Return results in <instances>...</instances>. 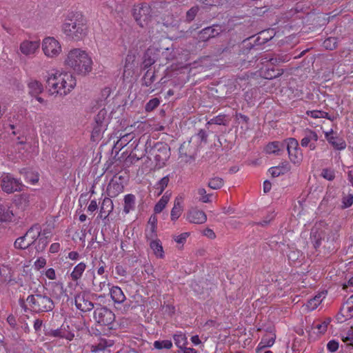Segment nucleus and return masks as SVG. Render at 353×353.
Returning <instances> with one entry per match:
<instances>
[{"label": "nucleus", "instance_id": "1", "mask_svg": "<svg viewBox=\"0 0 353 353\" xmlns=\"http://www.w3.org/2000/svg\"><path fill=\"white\" fill-rule=\"evenodd\" d=\"M47 83L53 94L65 96L75 87L76 79L69 72L54 69L48 74Z\"/></svg>", "mask_w": 353, "mask_h": 353}, {"label": "nucleus", "instance_id": "2", "mask_svg": "<svg viewBox=\"0 0 353 353\" xmlns=\"http://www.w3.org/2000/svg\"><path fill=\"white\" fill-rule=\"evenodd\" d=\"M61 30L69 40L81 41L87 35L88 30L87 17L78 12L68 16L65 19Z\"/></svg>", "mask_w": 353, "mask_h": 353}, {"label": "nucleus", "instance_id": "3", "mask_svg": "<svg viewBox=\"0 0 353 353\" xmlns=\"http://www.w3.org/2000/svg\"><path fill=\"white\" fill-rule=\"evenodd\" d=\"M63 65L77 74H85L88 70V52L81 48H71L64 57Z\"/></svg>", "mask_w": 353, "mask_h": 353}, {"label": "nucleus", "instance_id": "4", "mask_svg": "<svg viewBox=\"0 0 353 353\" xmlns=\"http://www.w3.org/2000/svg\"><path fill=\"white\" fill-rule=\"evenodd\" d=\"M41 230L38 226L30 228L23 236L16 239L14 247L17 249H26L34 245L37 252H42L45 250L48 241L43 237L39 238Z\"/></svg>", "mask_w": 353, "mask_h": 353}, {"label": "nucleus", "instance_id": "5", "mask_svg": "<svg viewBox=\"0 0 353 353\" xmlns=\"http://www.w3.org/2000/svg\"><path fill=\"white\" fill-rule=\"evenodd\" d=\"M27 303L34 312H46L54 308V303L50 298L39 294L28 296Z\"/></svg>", "mask_w": 353, "mask_h": 353}, {"label": "nucleus", "instance_id": "6", "mask_svg": "<svg viewBox=\"0 0 353 353\" xmlns=\"http://www.w3.org/2000/svg\"><path fill=\"white\" fill-rule=\"evenodd\" d=\"M40 43L43 53L48 59H56L62 54V44L54 37H46Z\"/></svg>", "mask_w": 353, "mask_h": 353}, {"label": "nucleus", "instance_id": "7", "mask_svg": "<svg viewBox=\"0 0 353 353\" xmlns=\"http://www.w3.org/2000/svg\"><path fill=\"white\" fill-rule=\"evenodd\" d=\"M93 318L99 325L108 330H112L115 323L114 314L105 307H96L93 313Z\"/></svg>", "mask_w": 353, "mask_h": 353}, {"label": "nucleus", "instance_id": "8", "mask_svg": "<svg viewBox=\"0 0 353 353\" xmlns=\"http://www.w3.org/2000/svg\"><path fill=\"white\" fill-rule=\"evenodd\" d=\"M0 186L3 192L10 194L14 192L21 191L23 185L19 179L7 173L1 175L0 178Z\"/></svg>", "mask_w": 353, "mask_h": 353}, {"label": "nucleus", "instance_id": "9", "mask_svg": "<svg viewBox=\"0 0 353 353\" xmlns=\"http://www.w3.org/2000/svg\"><path fill=\"white\" fill-rule=\"evenodd\" d=\"M40 46L38 40L25 39L21 42L19 52L26 57H34L39 52Z\"/></svg>", "mask_w": 353, "mask_h": 353}, {"label": "nucleus", "instance_id": "10", "mask_svg": "<svg viewBox=\"0 0 353 353\" xmlns=\"http://www.w3.org/2000/svg\"><path fill=\"white\" fill-rule=\"evenodd\" d=\"M287 146L289 157L294 163H299L302 160V152L299 148V143L294 138H289L285 140Z\"/></svg>", "mask_w": 353, "mask_h": 353}, {"label": "nucleus", "instance_id": "11", "mask_svg": "<svg viewBox=\"0 0 353 353\" xmlns=\"http://www.w3.org/2000/svg\"><path fill=\"white\" fill-rule=\"evenodd\" d=\"M135 20L141 26L148 21L150 16V8L148 5L135 6L132 10Z\"/></svg>", "mask_w": 353, "mask_h": 353}, {"label": "nucleus", "instance_id": "12", "mask_svg": "<svg viewBox=\"0 0 353 353\" xmlns=\"http://www.w3.org/2000/svg\"><path fill=\"white\" fill-rule=\"evenodd\" d=\"M325 137L334 150H343L345 149L347 145L344 139L334 133L332 130L325 132Z\"/></svg>", "mask_w": 353, "mask_h": 353}, {"label": "nucleus", "instance_id": "13", "mask_svg": "<svg viewBox=\"0 0 353 353\" xmlns=\"http://www.w3.org/2000/svg\"><path fill=\"white\" fill-rule=\"evenodd\" d=\"M328 231L327 225L323 222L317 223L311 231V239L314 241L315 246L320 244V241L324 239Z\"/></svg>", "mask_w": 353, "mask_h": 353}, {"label": "nucleus", "instance_id": "14", "mask_svg": "<svg viewBox=\"0 0 353 353\" xmlns=\"http://www.w3.org/2000/svg\"><path fill=\"white\" fill-rule=\"evenodd\" d=\"M185 219L190 223L200 225L207 221V215L203 210L192 208L188 211Z\"/></svg>", "mask_w": 353, "mask_h": 353}, {"label": "nucleus", "instance_id": "15", "mask_svg": "<svg viewBox=\"0 0 353 353\" xmlns=\"http://www.w3.org/2000/svg\"><path fill=\"white\" fill-rule=\"evenodd\" d=\"M184 201L185 197L183 195H178L174 200L173 207L170 211V219L172 221L175 222L181 216L184 210Z\"/></svg>", "mask_w": 353, "mask_h": 353}, {"label": "nucleus", "instance_id": "16", "mask_svg": "<svg viewBox=\"0 0 353 353\" xmlns=\"http://www.w3.org/2000/svg\"><path fill=\"white\" fill-rule=\"evenodd\" d=\"M319 139L317 134L311 130H306L304 132V137L301 141L302 147L309 148L311 150L316 149V143Z\"/></svg>", "mask_w": 353, "mask_h": 353}, {"label": "nucleus", "instance_id": "17", "mask_svg": "<svg viewBox=\"0 0 353 353\" xmlns=\"http://www.w3.org/2000/svg\"><path fill=\"white\" fill-rule=\"evenodd\" d=\"M14 217V213L12 210V203L0 200V221L10 222Z\"/></svg>", "mask_w": 353, "mask_h": 353}, {"label": "nucleus", "instance_id": "18", "mask_svg": "<svg viewBox=\"0 0 353 353\" xmlns=\"http://www.w3.org/2000/svg\"><path fill=\"white\" fill-rule=\"evenodd\" d=\"M33 201L34 195L26 193L17 196L14 199L16 206L21 210H26Z\"/></svg>", "mask_w": 353, "mask_h": 353}, {"label": "nucleus", "instance_id": "19", "mask_svg": "<svg viewBox=\"0 0 353 353\" xmlns=\"http://www.w3.org/2000/svg\"><path fill=\"white\" fill-rule=\"evenodd\" d=\"M123 191L121 177L113 178L108 184V192L110 196H117Z\"/></svg>", "mask_w": 353, "mask_h": 353}, {"label": "nucleus", "instance_id": "20", "mask_svg": "<svg viewBox=\"0 0 353 353\" xmlns=\"http://www.w3.org/2000/svg\"><path fill=\"white\" fill-rule=\"evenodd\" d=\"M352 318H353V306L345 303L336 316V320L339 323H343Z\"/></svg>", "mask_w": 353, "mask_h": 353}, {"label": "nucleus", "instance_id": "21", "mask_svg": "<svg viewBox=\"0 0 353 353\" xmlns=\"http://www.w3.org/2000/svg\"><path fill=\"white\" fill-rule=\"evenodd\" d=\"M74 301L78 310L82 312L88 311V294L85 292L77 294Z\"/></svg>", "mask_w": 353, "mask_h": 353}, {"label": "nucleus", "instance_id": "22", "mask_svg": "<svg viewBox=\"0 0 353 353\" xmlns=\"http://www.w3.org/2000/svg\"><path fill=\"white\" fill-rule=\"evenodd\" d=\"M326 293L321 292L318 293L315 296L309 300L305 304V309L308 311H312L317 308V307L321 303L322 301L325 298Z\"/></svg>", "mask_w": 353, "mask_h": 353}, {"label": "nucleus", "instance_id": "23", "mask_svg": "<svg viewBox=\"0 0 353 353\" xmlns=\"http://www.w3.org/2000/svg\"><path fill=\"white\" fill-rule=\"evenodd\" d=\"M150 248L152 251L153 254L159 259H163L165 256V252L162 245L161 241L155 239L150 242Z\"/></svg>", "mask_w": 353, "mask_h": 353}, {"label": "nucleus", "instance_id": "24", "mask_svg": "<svg viewBox=\"0 0 353 353\" xmlns=\"http://www.w3.org/2000/svg\"><path fill=\"white\" fill-rule=\"evenodd\" d=\"M110 294L115 303H122L125 300V296L122 290L117 286H112L110 288Z\"/></svg>", "mask_w": 353, "mask_h": 353}, {"label": "nucleus", "instance_id": "25", "mask_svg": "<svg viewBox=\"0 0 353 353\" xmlns=\"http://www.w3.org/2000/svg\"><path fill=\"white\" fill-rule=\"evenodd\" d=\"M49 335L53 337H59L71 341L74 338V334L66 331L65 327L63 325L61 327L51 330Z\"/></svg>", "mask_w": 353, "mask_h": 353}, {"label": "nucleus", "instance_id": "26", "mask_svg": "<svg viewBox=\"0 0 353 353\" xmlns=\"http://www.w3.org/2000/svg\"><path fill=\"white\" fill-rule=\"evenodd\" d=\"M28 92L31 96L39 95L43 90L42 83L34 79L30 80L28 83Z\"/></svg>", "mask_w": 353, "mask_h": 353}, {"label": "nucleus", "instance_id": "27", "mask_svg": "<svg viewBox=\"0 0 353 353\" xmlns=\"http://www.w3.org/2000/svg\"><path fill=\"white\" fill-rule=\"evenodd\" d=\"M275 341V335L272 333H269L264 336L256 347V352L259 353L260 350L272 347Z\"/></svg>", "mask_w": 353, "mask_h": 353}, {"label": "nucleus", "instance_id": "28", "mask_svg": "<svg viewBox=\"0 0 353 353\" xmlns=\"http://www.w3.org/2000/svg\"><path fill=\"white\" fill-rule=\"evenodd\" d=\"M171 197V193L166 192L159 199V201L156 203L154 208V211L156 214H159L161 212L167 204L168 203Z\"/></svg>", "mask_w": 353, "mask_h": 353}, {"label": "nucleus", "instance_id": "29", "mask_svg": "<svg viewBox=\"0 0 353 353\" xmlns=\"http://www.w3.org/2000/svg\"><path fill=\"white\" fill-rule=\"evenodd\" d=\"M330 322V319H326L322 321L321 322L318 323L316 325H314L312 327L313 332L316 334L317 335L324 334L326 332Z\"/></svg>", "mask_w": 353, "mask_h": 353}, {"label": "nucleus", "instance_id": "30", "mask_svg": "<svg viewBox=\"0 0 353 353\" xmlns=\"http://www.w3.org/2000/svg\"><path fill=\"white\" fill-rule=\"evenodd\" d=\"M221 27L219 26H214L212 27H208L201 32L200 37L206 39L210 37H214L219 34Z\"/></svg>", "mask_w": 353, "mask_h": 353}, {"label": "nucleus", "instance_id": "31", "mask_svg": "<svg viewBox=\"0 0 353 353\" xmlns=\"http://www.w3.org/2000/svg\"><path fill=\"white\" fill-rule=\"evenodd\" d=\"M290 170L288 163H282L280 165L274 166L269 169V174L273 177L279 176L281 174H283L288 172Z\"/></svg>", "mask_w": 353, "mask_h": 353}, {"label": "nucleus", "instance_id": "32", "mask_svg": "<svg viewBox=\"0 0 353 353\" xmlns=\"http://www.w3.org/2000/svg\"><path fill=\"white\" fill-rule=\"evenodd\" d=\"M135 196L132 194H126L124 196L123 211L125 214H128L134 208Z\"/></svg>", "mask_w": 353, "mask_h": 353}, {"label": "nucleus", "instance_id": "33", "mask_svg": "<svg viewBox=\"0 0 353 353\" xmlns=\"http://www.w3.org/2000/svg\"><path fill=\"white\" fill-rule=\"evenodd\" d=\"M283 143L274 141L268 143L265 148V151L268 154H278V152L283 148Z\"/></svg>", "mask_w": 353, "mask_h": 353}, {"label": "nucleus", "instance_id": "34", "mask_svg": "<svg viewBox=\"0 0 353 353\" xmlns=\"http://www.w3.org/2000/svg\"><path fill=\"white\" fill-rule=\"evenodd\" d=\"M174 340L176 345L180 349H183L188 344V339L186 336L182 333L175 334L174 336Z\"/></svg>", "mask_w": 353, "mask_h": 353}, {"label": "nucleus", "instance_id": "35", "mask_svg": "<svg viewBox=\"0 0 353 353\" xmlns=\"http://www.w3.org/2000/svg\"><path fill=\"white\" fill-rule=\"evenodd\" d=\"M148 225L150 228V237L155 236L157 235V218L155 215L150 216Z\"/></svg>", "mask_w": 353, "mask_h": 353}, {"label": "nucleus", "instance_id": "36", "mask_svg": "<svg viewBox=\"0 0 353 353\" xmlns=\"http://www.w3.org/2000/svg\"><path fill=\"white\" fill-rule=\"evenodd\" d=\"M79 202L80 208L77 210V212L80 214L81 212H88V199L87 195L82 194L79 197Z\"/></svg>", "mask_w": 353, "mask_h": 353}, {"label": "nucleus", "instance_id": "37", "mask_svg": "<svg viewBox=\"0 0 353 353\" xmlns=\"http://www.w3.org/2000/svg\"><path fill=\"white\" fill-rule=\"evenodd\" d=\"M168 182L169 178L168 176H164L155 185L157 195H160L163 193L165 188L168 186Z\"/></svg>", "mask_w": 353, "mask_h": 353}, {"label": "nucleus", "instance_id": "38", "mask_svg": "<svg viewBox=\"0 0 353 353\" xmlns=\"http://www.w3.org/2000/svg\"><path fill=\"white\" fill-rule=\"evenodd\" d=\"M26 181L32 185L36 184L39 180V175L37 172L29 171L26 173Z\"/></svg>", "mask_w": 353, "mask_h": 353}, {"label": "nucleus", "instance_id": "39", "mask_svg": "<svg viewBox=\"0 0 353 353\" xmlns=\"http://www.w3.org/2000/svg\"><path fill=\"white\" fill-rule=\"evenodd\" d=\"M154 347L157 350L170 349L172 347V343L170 340L156 341L154 343Z\"/></svg>", "mask_w": 353, "mask_h": 353}, {"label": "nucleus", "instance_id": "40", "mask_svg": "<svg viewBox=\"0 0 353 353\" xmlns=\"http://www.w3.org/2000/svg\"><path fill=\"white\" fill-rule=\"evenodd\" d=\"M223 184V180L220 177L212 178L208 183L209 187L213 190L221 188Z\"/></svg>", "mask_w": 353, "mask_h": 353}, {"label": "nucleus", "instance_id": "41", "mask_svg": "<svg viewBox=\"0 0 353 353\" xmlns=\"http://www.w3.org/2000/svg\"><path fill=\"white\" fill-rule=\"evenodd\" d=\"M85 268V264L84 263H79L73 270L71 276L72 279L77 280L78 279L84 272Z\"/></svg>", "mask_w": 353, "mask_h": 353}, {"label": "nucleus", "instance_id": "42", "mask_svg": "<svg viewBox=\"0 0 353 353\" xmlns=\"http://www.w3.org/2000/svg\"><path fill=\"white\" fill-rule=\"evenodd\" d=\"M226 116L225 114H219L208 121L207 125H225Z\"/></svg>", "mask_w": 353, "mask_h": 353}, {"label": "nucleus", "instance_id": "43", "mask_svg": "<svg viewBox=\"0 0 353 353\" xmlns=\"http://www.w3.org/2000/svg\"><path fill=\"white\" fill-rule=\"evenodd\" d=\"M341 339L347 345H353V328L343 334Z\"/></svg>", "mask_w": 353, "mask_h": 353}, {"label": "nucleus", "instance_id": "44", "mask_svg": "<svg viewBox=\"0 0 353 353\" xmlns=\"http://www.w3.org/2000/svg\"><path fill=\"white\" fill-rule=\"evenodd\" d=\"M307 114L312 118L318 119V118H327L330 119L328 117V114L325 112L321 110H311L307 111Z\"/></svg>", "mask_w": 353, "mask_h": 353}, {"label": "nucleus", "instance_id": "45", "mask_svg": "<svg viewBox=\"0 0 353 353\" xmlns=\"http://www.w3.org/2000/svg\"><path fill=\"white\" fill-rule=\"evenodd\" d=\"M353 203V194H348L345 195L342 199V208H347L350 207Z\"/></svg>", "mask_w": 353, "mask_h": 353}, {"label": "nucleus", "instance_id": "46", "mask_svg": "<svg viewBox=\"0 0 353 353\" xmlns=\"http://www.w3.org/2000/svg\"><path fill=\"white\" fill-rule=\"evenodd\" d=\"M112 345V342L111 341H106L102 339L101 343L99 344L98 347L92 346V352H97L99 350H104L106 347H110Z\"/></svg>", "mask_w": 353, "mask_h": 353}, {"label": "nucleus", "instance_id": "47", "mask_svg": "<svg viewBox=\"0 0 353 353\" xmlns=\"http://www.w3.org/2000/svg\"><path fill=\"white\" fill-rule=\"evenodd\" d=\"M199 199L203 203H208L210 201V195L206 193V190L204 188H199L197 191Z\"/></svg>", "mask_w": 353, "mask_h": 353}, {"label": "nucleus", "instance_id": "48", "mask_svg": "<svg viewBox=\"0 0 353 353\" xmlns=\"http://www.w3.org/2000/svg\"><path fill=\"white\" fill-rule=\"evenodd\" d=\"M323 46L327 50H333L336 46V39L334 37L325 39L323 42Z\"/></svg>", "mask_w": 353, "mask_h": 353}, {"label": "nucleus", "instance_id": "49", "mask_svg": "<svg viewBox=\"0 0 353 353\" xmlns=\"http://www.w3.org/2000/svg\"><path fill=\"white\" fill-rule=\"evenodd\" d=\"M159 103L160 101L157 98L150 99L145 105V110L148 112L152 111L156 108L159 105Z\"/></svg>", "mask_w": 353, "mask_h": 353}, {"label": "nucleus", "instance_id": "50", "mask_svg": "<svg viewBox=\"0 0 353 353\" xmlns=\"http://www.w3.org/2000/svg\"><path fill=\"white\" fill-rule=\"evenodd\" d=\"M189 236H190L189 232H183L179 235L174 236V240L176 243L183 245L186 241V240Z\"/></svg>", "mask_w": 353, "mask_h": 353}, {"label": "nucleus", "instance_id": "51", "mask_svg": "<svg viewBox=\"0 0 353 353\" xmlns=\"http://www.w3.org/2000/svg\"><path fill=\"white\" fill-rule=\"evenodd\" d=\"M321 176L328 181H332L335 176L334 171L331 169H323L321 172Z\"/></svg>", "mask_w": 353, "mask_h": 353}, {"label": "nucleus", "instance_id": "52", "mask_svg": "<svg viewBox=\"0 0 353 353\" xmlns=\"http://www.w3.org/2000/svg\"><path fill=\"white\" fill-rule=\"evenodd\" d=\"M63 294H64V292H63V287L61 285H56L54 287L53 294H52L54 297H55L57 299H61V296L63 295Z\"/></svg>", "mask_w": 353, "mask_h": 353}, {"label": "nucleus", "instance_id": "53", "mask_svg": "<svg viewBox=\"0 0 353 353\" xmlns=\"http://www.w3.org/2000/svg\"><path fill=\"white\" fill-rule=\"evenodd\" d=\"M46 264V260L44 258H39L34 264V267L36 270H39L43 268Z\"/></svg>", "mask_w": 353, "mask_h": 353}, {"label": "nucleus", "instance_id": "54", "mask_svg": "<svg viewBox=\"0 0 353 353\" xmlns=\"http://www.w3.org/2000/svg\"><path fill=\"white\" fill-rule=\"evenodd\" d=\"M327 347L330 352H334L339 348V343L336 341H330Z\"/></svg>", "mask_w": 353, "mask_h": 353}, {"label": "nucleus", "instance_id": "55", "mask_svg": "<svg viewBox=\"0 0 353 353\" xmlns=\"http://www.w3.org/2000/svg\"><path fill=\"white\" fill-rule=\"evenodd\" d=\"M202 234L205 236H206L210 239H213L216 237V235H215V233L214 232V231L210 228L204 229L202 232Z\"/></svg>", "mask_w": 353, "mask_h": 353}, {"label": "nucleus", "instance_id": "56", "mask_svg": "<svg viewBox=\"0 0 353 353\" xmlns=\"http://www.w3.org/2000/svg\"><path fill=\"white\" fill-rule=\"evenodd\" d=\"M45 275L48 279L50 280H54L56 279V273L53 268L48 269L45 272Z\"/></svg>", "mask_w": 353, "mask_h": 353}, {"label": "nucleus", "instance_id": "57", "mask_svg": "<svg viewBox=\"0 0 353 353\" xmlns=\"http://www.w3.org/2000/svg\"><path fill=\"white\" fill-rule=\"evenodd\" d=\"M60 249V245L58 243H52L50 247V252L52 253L57 252Z\"/></svg>", "mask_w": 353, "mask_h": 353}, {"label": "nucleus", "instance_id": "58", "mask_svg": "<svg viewBox=\"0 0 353 353\" xmlns=\"http://www.w3.org/2000/svg\"><path fill=\"white\" fill-rule=\"evenodd\" d=\"M43 325V321L40 319H36L34 323V329L36 332H38L41 330Z\"/></svg>", "mask_w": 353, "mask_h": 353}, {"label": "nucleus", "instance_id": "59", "mask_svg": "<svg viewBox=\"0 0 353 353\" xmlns=\"http://www.w3.org/2000/svg\"><path fill=\"white\" fill-rule=\"evenodd\" d=\"M197 12V8H191L187 13V16H188V18L190 19V20H192L194 17L195 16L196 13Z\"/></svg>", "mask_w": 353, "mask_h": 353}, {"label": "nucleus", "instance_id": "60", "mask_svg": "<svg viewBox=\"0 0 353 353\" xmlns=\"http://www.w3.org/2000/svg\"><path fill=\"white\" fill-rule=\"evenodd\" d=\"M191 341L195 345H199L201 343V341L198 335L192 336L191 337Z\"/></svg>", "mask_w": 353, "mask_h": 353}, {"label": "nucleus", "instance_id": "61", "mask_svg": "<svg viewBox=\"0 0 353 353\" xmlns=\"http://www.w3.org/2000/svg\"><path fill=\"white\" fill-rule=\"evenodd\" d=\"M271 189L270 182L265 181L263 183V190L265 192H268Z\"/></svg>", "mask_w": 353, "mask_h": 353}, {"label": "nucleus", "instance_id": "62", "mask_svg": "<svg viewBox=\"0 0 353 353\" xmlns=\"http://www.w3.org/2000/svg\"><path fill=\"white\" fill-rule=\"evenodd\" d=\"M79 254L76 252H70L68 254V257L72 260H76L78 259Z\"/></svg>", "mask_w": 353, "mask_h": 353}, {"label": "nucleus", "instance_id": "63", "mask_svg": "<svg viewBox=\"0 0 353 353\" xmlns=\"http://www.w3.org/2000/svg\"><path fill=\"white\" fill-rule=\"evenodd\" d=\"M182 350H183V353H196V351L190 347H183Z\"/></svg>", "mask_w": 353, "mask_h": 353}, {"label": "nucleus", "instance_id": "64", "mask_svg": "<svg viewBox=\"0 0 353 353\" xmlns=\"http://www.w3.org/2000/svg\"><path fill=\"white\" fill-rule=\"evenodd\" d=\"M348 286H353V276L351 277L347 283L343 284V289H346Z\"/></svg>", "mask_w": 353, "mask_h": 353}]
</instances>
